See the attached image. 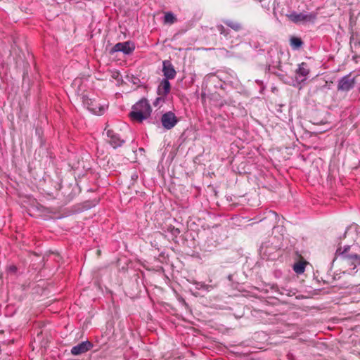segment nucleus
<instances>
[{"label": "nucleus", "mask_w": 360, "mask_h": 360, "mask_svg": "<svg viewBox=\"0 0 360 360\" xmlns=\"http://www.w3.org/2000/svg\"><path fill=\"white\" fill-rule=\"evenodd\" d=\"M151 111L148 100L142 98L132 106L129 117L133 121L141 123L150 117Z\"/></svg>", "instance_id": "1"}, {"label": "nucleus", "mask_w": 360, "mask_h": 360, "mask_svg": "<svg viewBox=\"0 0 360 360\" xmlns=\"http://www.w3.org/2000/svg\"><path fill=\"white\" fill-rule=\"evenodd\" d=\"M286 16L290 21L296 24L308 22H314L317 18V13L311 12L309 13H298L295 11H292L290 14L286 15Z\"/></svg>", "instance_id": "2"}, {"label": "nucleus", "mask_w": 360, "mask_h": 360, "mask_svg": "<svg viewBox=\"0 0 360 360\" xmlns=\"http://www.w3.org/2000/svg\"><path fill=\"white\" fill-rule=\"evenodd\" d=\"M355 84V77H352V73H349L339 79L337 89L339 91L347 92L354 87Z\"/></svg>", "instance_id": "3"}, {"label": "nucleus", "mask_w": 360, "mask_h": 360, "mask_svg": "<svg viewBox=\"0 0 360 360\" xmlns=\"http://www.w3.org/2000/svg\"><path fill=\"white\" fill-rule=\"evenodd\" d=\"M179 119L172 111H168L162 114L161 117V123L162 127L167 130L174 127L178 123Z\"/></svg>", "instance_id": "4"}, {"label": "nucleus", "mask_w": 360, "mask_h": 360, "mask_svg": "<svg viewBox=\"0 0 360 360\" xmlns=\"http://www.w3.org/2000/svg\"><path fill=\"white\" fill-rule=\"evenodd\" d=\"M135 49V46L134 43L130 41H124V42H119L117 43L110 50V53H113L115 52H122L124 54H130Z\"/></svg>", "instance_id": "5"}, {"label": "nucleus", "mask_w": 360, "mask_h": 360, "mask_svg": "<svg viewBox=\"0 0 360 360\" xmlns=\"http://www.w3.org/2000/svg\"><path fill=\"white\" fill-rule=\"evenodd\" d=\"M83 105L91 112L94 114H102L103 108L98 106L95 100L89 98L86 95L82 96Z\"/></svg>", "instance_id": "6"}, {"label": "nucleus", "mask_w": 360, "mask_h": 360, "mask_svg": "<svg viewBox=\"0 0 360 360\" xmlns=\"http://www.w3.org/2000/svg\"><path fill=\"white\" fill-rule=\"evenodd\" d=\"M108 138V143L114 148L120 147L124 143V140L122 139L120 136L112 129H108L106 131Z\"/></svg>", "instance_id": "7"}, {"label": "nucleus", "mask_w": 360, "mask_h": 360, "mask_svg": "<svg viewBox=\"0 0 360 360\" xmlns=\"http://www.w3.org/2000/svg\"><path fill=\"white\" fill-rule=\"evenodd\" d=\"M92 347L93 344L90 341H84L72 347V348L71 349V354L75 356L80 355L88 352Z\"/></svg>", "instance_id": "8"}, {"label": "nucleus", "mask_w": 360, "mask_h": 360, "mask_svg": "<svg viewBox=\"0 0 360 360\" xmlns=\"http://www.w3.org/2000/svg\"><path fill=\"white\" fill-rule=\"evenodd\" d=\"M162 72L165 79H172L176 77V70L170 60H165L162 62Z\"/></svg>", "instance_id": "9"}, {"label": "nucleus", "mask_w": 360, "mask_h": 360, "mask_svg": "<svg viewBox=\"0 0 360 360\" xmlns=\"http://www.w3.org/2000/svg\"><path fill=\"white\" fill-rule=\"evenodd\" d=\"M171 90V84L168 79H163L157 89V94L161 97H166Z\"/></svg>", "instance_id": "10"}, {"label": "nucleus", "mask_w": 360, "mask_h": 360, "mask_svg": "<svg viewBox=\"0 0 360 360\" xmlns=\"http://www.w3.org/2000/svg\"><path fill=\"white\" fill-rule=\"evenodd\" d=\"M309 73V68L308 67L307 63L302 62L299 64L298 68L296 70V74L300 77H303L304 78L301 80L302 82L306 79V77Z\"/></svg>", "instance_id": "11"}, {"label": "nucleus", "mask_w": 360, "mask_h": 360, "mask_svg": "<svg viewBox=\"0 0 360 360\" xmlns=\"http://www.w3.org/2000/svg\"><path fill=\"white\" fill-rule=\"evenodd\" d=\"M345 262L347 265L353 266L352 269H355L357 266H360V255L354 253L347 256Z\"/></svg>", "instance_id": "12"}, {"label": "nucleus", "mask_w": 360, "mask_h": 360, "mask_svg": "<svg viewBox=\"0 0 360 360\" xmlns=\"http://www.w3.org/2000/svg\"><path fill=\"white\" fill-rule=\"evenodd\" d=\"M351 248L350 245H345L344 248L339 247L335 252L336 256L341 257V258L344 260H347V257L350 256L352 253H349V250Z\"/></svg>", "instance_id": "13"}, {"label": "nucleus", "mask_w": 360, "mask_h": 360, "mask_svg": "<svg viewBox=\"0 0 360 360\" xmlns=\"http://www.w3.org/2000/svg\"><path fill=\"white\" fill-rule=\"evenodd\" d=\"M303 44H304V42L299 37H291L290 39V45L294 50H297V49H300Z\"/></svg>", "instance_id": "14"}, {"label": "nucleus", "mask_w": 360, "mask_h": 360, "mask_svg": "<svg viewBox=\"0 0 360 360\" xmlns=\"http://www.w3.org/2000/svg\"><path fill=\"white\" fill-rule=\"evenodd\" d=\"M224 23L226 25H227L229 27L233 29L236 32H238L242 29L241 24L236 21H233L231 20H224Z\"/></svg>", "instance_id": "15"}, {"label": "nucleus", "mask_w": 360, "mask_h": 360, "mask_svg": "<svg viewBox=\"0 0 360 360\" xmlns=\"http://www.w3.org/2000/svg\"><path fill=\"white\" fill-rule=\"evenodd\" d=\"M307 262H298L293 265V270L297 274H302L305 271Z\"/></svg>", "instance_id": "16"}, {"label": "nucleus", "mask_w": 360, "mask_h": 360, "mask_svg": "<svg viewBox=\"0 0 360 360\" xmlns=\"http://www.w3.org/2000/svg\"><path fill=\"white\" fill-rule=\"evenodd\" d=\"M194 284L195 285L196 289H198V290H204L207 291V292L213 290L214 288V285L205 284L204 283H202V282H197V281H195L194 283Z\"/></svg>", "instance_id": "17"}, {"label": "nucleus", "mask_w": 360, "mask_h": 360, "mask_svg": "<svg viewBox=\"0 0 360 360\" xmlns=\"http://www.w3.org/2000/svg\"><path fill=\"white\" fill-rule=\"evenodd\" d=\"M167 231L170 233L172 236L175 238H176L181 233L179 229L176 228L171 224L167 226Z\"/></svg>", "instance_id": "18"}, {"label": "nucleus", "mask_w": 360, "mask_h": 360, "mask_svg": "<svg viewBox=\"0 0 360 360\" xmlns=\"http://www.w3.org/2000/svg\"><path fill=\"white\" fill-rule=\"evenodd\" d=\"M217 30L221 34L224 35L226 38H228L230 34V30L224 27L222 25H217Z\"/></svg>", "instance_id": "19"}, {"label": "nucleus", "mask_w": 360, "mask_h": 360, "mask_svg": "<svg viewBox=\"0 0 360 360\" xmlns=\"http://www.w3.org/2000/svg\"><path fill=\"white\" fill-rule=\"evenodd\" d=\"M175 21V16L172 13H167L165 15V22L169 23H174Z\"/></svg>", "instance_id": "20"}, {"label": "nucleus", "mask_w": 360, "mask_h": 360, "mask_svg": "<svg viewBox=\"0 0 360 360\" xmlns=\"http://www.w3.org/2000/svg\"><path fill=\"white\" fill-rule=\"evenodd\" d=\"M349 44L352 45L354 44V45L359 44V39L358 37V35L356 34H354V32L352 33V35L349 39Z\"/></svg>", "instance_id": "21"}, {"label": "nucleus", "mask_w": 360, "mask_h": 360, "mask_svg": "<svg viewBox=\"0 0 360 360\" xmlns=\"http://www.w3.org/2000/svg\"><path fill=\"white\" fill-rule=\"evenodd\" d=\"M341 288H349L351 290V292H360V285H342L341 286Z\"/></svg>", "instance_id": "22"}, {"label": "nucleus", "mask_w": 360, "mask_h": 360, "mask_svg": "<svg viewBox=\"0 0 360 360\" xmlns=\"http://www.w3.org/2000/svg\"><path fill=\"white\" fill-rule=\"evenodd\" d=\"M35 134L37 136H38V137L41 139V136L43 134V131L41 128H36L35 129ZM41 144L42 145L43 144V141L41 140Z\"/></svg>", "instance_id": "23"}, {"label": "nucleus", "mask_w": 360, "mask_h": 360, "mask_svg": "<svg viewBox=\"0 0 360 360\" xmlns=\"http://www.w3.org/2000/svg\"><path fill=\"white\" fill-rule=\"evenodd\" d=\"M17 267L15 265H11L8 267V272L11 273V274H15L17 272Z\"/></svg>", "instance_id": "24"}, {"label": "nucleus", "mask_w": 360, "mask_h": 360, "mask_svg": "<svg viewBox=\"0 0 360 360\" xmlns=\"http://www.w3.org/2000/svg\"><path fill=\"white\" fill-rule=\"evenodd\" d=\"M162 101V102H164L165 101V97H161L159 96V97H158L155 101L153 102V105H158V103Z\"/></svg>", "instance_id": "25"}, {"label": "nucleus", "mask_w": 360, "mask_h": 360, "mask_svg": "<svg viewBox=\"0 0 360 360\" xmlns=\"http://www.w3.org/2000/svg\"><path fill=\"white\" fill-rule=\"evenodd\" d=\"M287 358L288 360H295V357H294L293 354L291 353H288L287 354Z\"/></svg>", "instance_id": "26"}, {"label": "nucleus", "mask_w": 360, "mask_h": 360, "mask_svg": "<svg viewBox=\"0 0 360 360\" xmlns=\"http://www.w3.org/2000/svg\"><path fill=\"white\" fill-rule=\"evenodd\" d=\"M137 179H138V175H137V174H136V173H134V174H133L131 175V179H132V180H134V181H135V180H136Z\"/></svg>", "instance_id": "27"}]
</instances>
